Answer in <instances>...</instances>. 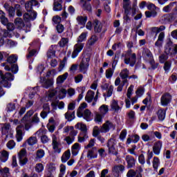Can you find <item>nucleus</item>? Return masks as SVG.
<instances>
[{
    "instance_id": "obj_1",
    "label": "nucleus",
    "mask_w": 177,
    "mask_h": 177,
    "mask_svg": "<svg viewBox=\"0 0 177 177\" xmlns=\"http://www.w3.org/2000/svg\"><path fill=\"white\" fill-rule=\"evenodd\" d=\"M113 128H114V124H113L110 121H106L102 125L100 129H99V127L97 126L94 127L93 130V136H94V138H97V136H99L100 132L102 133H106L109 132L110 129H112Z\"/></svg>"
},
{
    "instance_id": "obj_2",
    "label": "nucleus",
    "mask_w": 177,
    "mask_h": 177,
    "mask_svg": "<svg viewBox=\"0 0 177 177\" xmlns=\"http://www.w3.org/2000/svg\"><path fill=\"white\" fill-rule=\"evenodd\" d=\"M15 76L10 73H6L3 75L2 71H0V85L4 88H10L11 84L9 81H13Z\"/></svg>"
},
{
    "instance_id": "obj_3",
    "label": "nucleus",
    "mask_w": 177,
    "mask_h": 177,
    "mask_svg": "<svg viewBox=\"0 0 177 177\" xmlns=\"http://www.w3.org/2000/svg\"><path fill=\"white\" fill-rule=\"evenodd\" d=\"M122 57H124V64H129L131 67H133L136 64V54L132 53V50L131 49L123 53Z\"/></svg>"
},
{
    "instance_id": "obj_4",
    "label": "nucleus",
    "mask_w": 177,
    "mask_h": 177,
    "mask_svg": "<svg viewBox=\"0 0 177 177\" xmlns=\"http://www.w3.org/2000/svg\"><path fill=\"white\" fill-rule=\"evenodd\" d=\"M75 129H80L81 131V133H80L78 136V142L80 143H82V142H85L86 139H88V133H87V129L86 125L82 124V123H77L75 126Z\"/></svg>"
},
{
    "instance_id": "obj_5",
    "label": "nucleus",
    "mask_w": 177,
    "mask_h": 177,
    "mask_svg": "<svg viewBox=\"0 0 177 177\" xmlns=\"http://www.w3.org/2000/svg\"><path fill=\"white\" fill-rule=\"evenodd\" d=\"M10 122H12L13 125H17L16 127V138L17 142H21L23 140V131H24V124H23V123H20L17 119L11 120Z\"/></svg>"
},
{
    "instance_id": "obj_6",
    "label": "nucleus",
    "mask_w": 177,
    "mask_h": 177,
    "mask_svg": "<svg viewBox=\"0 0 177 177\" xmlns=\"http://www.w3.org/2000/svg\"><path fill=\"white\" fill-rule=\"evenodd\" d=\"M89 62H91V57L88 55H84L82 61L79 64V71L82 74H86L89 68Z\"/></svg>"
},
{
    "instance_id": "obj_7",
    "label": "nucleus",
    "mask_w": 177,
    "mask_h": 177,
    "mask_svg": "<svg viewBox=\"0 0 177 177\" xmlns=\"http://www.w3.org/2000/svg\"><path fill=\"white\" fill-rule=\"evenodd\" d=\"M115 145H117V141H115V140L113 138H111L108 140L106 147H108L109 154H111L112 156L118 155V150L115 149Z\"/></svg>"
},
{
    "instance_id": "obj_8",
    "label": "nucleus",
    "mask_w": 177,
    "mask_h": 177,
    "mask_svg": "<svg viewBox=\"0 0 177 177\" xmlns=\"http://www.w3.org/2000/svg\"><path fill=\"white\" fill-rule=\"evenodd\" d=\"M52 146L54 153H57V154H60V153H62V148H60V140L55 134L52 135Z\"/></svg>"
},
{
    "instance_id": "obj_9",
    "label": "nucleus",
    "mask_w": 177,
    "mask_h": 177,
    "mask_svg": "<svg viewBox=\"0 0 177 177\" xmlns=\"http://www.w3.org/2000/svg\"><path fill=\"white\" fill-rule=\"evenodd\" d=\"M18 158L19 161V165L23 167L28 162V158H27V150L26 149H22L18 153Z\"/></svg>"
},
{
    "instance_id": "obj_10",
    "label": "nucleus",
    "mask_w": 177,
    "mask_h": 177,
    "mask_svg": "<svg viewBox=\"0 0 177 177\" xmlns=\"http://www.w3.org/2000/svg\"><path fill=\"white\" fill-rule=\"evenodd\" d=\"M77 117L79 118H84L86 121H91L92 120V112L89 109H85L84 111H77Z\"/></svg>"
},
{
    "instance_id": "obj_11",
    "label": "nucleus",
    "mask_w": 177,
    "mask_h": 177,
    "mask_svg": "<svg viewBox=\"0 0 177 177\" xmlns=\"http://www.w3.org/2000/svg\"><path fill=\"white\" fill-rule=\"evenodd\" d=\"M84 46H85L84 43L77 42L76 44H75L73 46V51L71 55L72 59H75V57L78 56L80 52L82 51V49H84Z\"/></svg>"
},
{
    "instance_id": "obj_12",
    "label": "nucleus",
    "mask_w": 177,
    "mask_h": 177,
    "mask_svg": "<svg viewBox=\"0 0 177 177\" xmlns=\"http://www.w3.org/2000/svg\"><path fill=\"white\" fill-rule=\"evenodd\" d=\"M172 102V95L169 93H164L160 97V104L164 107L168 106Z\"/></svg>"
},
{
    "instance_id": "obj_13",
    "label": "nucleus",
    "mask_w": 177,
    "mask_h": 177,
    "mask_svg": "<svg viewBox=\"0 0 177 177\" xmlns=\"http://www.w3.org/2000/svg\"><path fill=\"white\" fill-rule=\"evenodd\" d=\"M161 149H162V142L160 140L153 144V151L156 156H160V153H161Z\"/></svg>"
},
{
    "instance_id": "obj_14",
    "label": "nucleus",
    "mask_w": 177,
    "mask_h": 177,
    "mask_svg": "<svg viewBox=\"0 0 177 177\" xmlns=\"http://www.w3.org/2000/svg\"><path fill=\"white\" fill-rule=\"evenodd\" d=\"M37 19V12L30 11L24 15V19L25 21H30V20H35Z\"/></svg>"
},
{
    "instance_id": "obj_15",
    "label": "nucleus",
    "mask_w": 177,
    "mask_h": 177,
    "mask_svg": "<svg viewBox=\"0 0 177 177\" xmlns=\"http://www.w3.org/2000/svg\"><path fill=\"white\" fill-rule=\"evenodd\" d=\"M2 135H6V138H12V130L10 129V124H6L3 125L2 127Z\"/></svg>"
},
{
    "instance_id": "obj_16",
    "label": "nucleus",
    "mask_w": 177,
    "mask_h": 177,
    "mask_svg": "<svg viewBox=\"0 0 177 177\" xmlns=\"http://www.w3.org/2000/svg\"><path fill=\"white\" fill-rule=\"evenodd\" d=\"M44 133H46V131L42 129H40L36 132V135L41 136V140L43 143H48V142H49V138H48L47 136L44 135Z\"/></svg>"
},
{
    "instance_id": "obj_17",
    "label": "nucleus",
    "mask_w": 177,
    "mask_h": 177,
    "mask_svg": "<svg viewBox=\"0 0 177 177\" xmlns=\"http://www.w3.org/2000/svg\"><path fill=\"white\" fill-rule=\"evenodd\" d=\"M93 26L94 27L95 32H102V30L103 29V24H102L100 21L97 19L94 20Z\"/></svg>"
},
{
    "instance_id": "obj_18",
    "label": "nucleus",
    "mask_w": 177,
    "mask_h": 177,
    "mask_svg": "<svg viewBox=\"0 0 177 177\" xmlns=\"http://www.w3.org/2000/svg\"><path fill=\"white\" fill-rule=\"evenodd\" d=\"M125 160L127 162L128 168H133L136 164V160L131 156L127 155L126 156Z\"/></svg>"
},
{
    "instance_id": "obj_19",
    "label": "nucleus",
    "mask_w": 177,
    "mask_h": 177,
    "mask_svg": "<svg viewBox=\"0 0 177 177\" xmlns=\"http://www.w3.org/2000/svg\"><path fill=\"white\" fill-rule=\"evenodd\" d=\"M96 151H97L96 147L88 149L87 152V158H90L91 160H92V158H97V153Z\"/></svg>"
},
{
    "instance_id": "obj_20",
    "label": "nucleus",
    "mask_w": 177,
    "mask_h": 177,
    "mask_svg": "<svg viewBox=\"0 0 177 177\" xmlns=\"http://www.w3.org/2000/svg\"><path fill=\"white\" fill-rule=\"evenodd\" d=\"M110 106L112 111H115V113H118L122 109L120 105H118V101L115 100H112Z\"/></svg>"
},
{
    "instance_id": "obj_21",
    "label": "nucleus",
    "mask_w": 177,
    "mask_h": 177,
    "mask_svg": "<svg viewBox=\"0 0 177 177\" xmlns=\"http://www.w3.org/2000/svg\"><path fill=\"white\" fill-rule=\"evenodd\" d=\"M2 66H5L4 70H6V71H10L11 70L12 73H13L14 74H17V71H19V66H17V64L11 65V68L8 65L5 66V64H2Z\"/></svg>"
},
{
    "instance_id": "obj_22",
    "label": "nucleus",
    "mask_w": 177,
    "mask_h": 177,
    "mask_svg": "<svg viewBox=\"0 0 177 177\" xmlns=\"http://www.w3.org/2000/svg\"><path fill=\"white\" fill-rule=\"evenodd\" d=\"M112 171L114 175L116 174L115 176H118V174H120V172H124V171H125V167L122 165H115L113 167Z\"/></svg>"
},
{
    "instance_id": "obj_23",
    "label": "nucleus",
    "mask_w": 177,
    "mask_h": 177,
    "mask_svg": "<svg viewBox=\"0 0 177 177\" xmlns=\"http://www.w3.org/2000/svg\"><path fill=\"white\" fill-rule=\"evenodd\" d=\"M85 100L88 103H92V101L95 100V93L91 90H88L85 96Z\"/></svg>"
},
{
    "instance_id": "obj_24",
    "label": "nucleus",
    "mask_w": 177,
    "mask_h": 177,
    "mask_svg": "<svg viewBox=\"0 0 177 177\" xmlns=\"http://www.w3.org/2000/svg\"><path fill=\"white\" fill-rule=\"evenodd\" d=\"M80 150H81V145H80V143H75L71 147L72 155L75 156H77Z\"/></svg>"
},
{
    "instance_id": "obj_25",
    "label": "nucleus",
    "mask_w": 177,
    "mask_h": 177,
    "mask_svg": "<svg viewBox=\"0 0 177 177\" xmlns=\"http://www.w3.org/2000/svg\"><path fill=\"white\" fill-rule=\"evenodd\" d=\"M68 77V73H65L64 74L58 76L56 80L57 85L63 84V82H64L67 80Z\"/></svg>"
},
{
    "instance_id": "obj_26",
    "label": "nucleus",
    "mask_w": 177,
    "mask_h": 177,
    "mask_svg": "<svg viewBox=\"0 0 177 177\" xmlns=\"http://www.w3.org/2000/svg\"><path fill=\"white\" fill-rule=\"evenodd\" d=\"M62 2V0H54L53 10H55V12H59L63 9Z\"/></svg>"
},
{
    "instance_id": "obj_27",
    "label": "nucleus",
    "mask_w": 177,
    "mask_h": 177,
    "mask_svg": "<svg viewBox=\"0 0 177 177\" xmlns=\"http://www.w3.org/2000/svg\"><path fill=\"white\" fill-rule=\"evenodd\" d=\"M131 0H123V9L125 15H129V8H131Z\"/></svg>"
},
{
    "instance_id": "obj_28",
    "label": "nucleus",
    "mask_w": 177,
    "mask_h": 177,
    "mask_svg": "<svg viewBox=\"0 0 177 177\" xmlns=\"http://www.w3.org/2000/svg\"><path fill=\"white\" fill-rule=\"evenodd\" d=\"M70 157H71V151L70 149H68L63 153L61 160L62 162H67L70 160Z\"/></svg>"
},
{
    "instance_id": "obj_29",
    "label": "nucleus",
    "mask_w": 177,
    "mask_h": 177,
    "mask_svg": "<svg viewBox=\"0 0 177 177\" xmlns=\"http://www.w3.org/2000/svg\"><path fill=\"white\" fill-rule=\"evenodd\" d=\"M9 158V152L6 151H2L0 153V160L2 162H6V160Z\"/></svg>"
},
{
    "instance_id": "obj_30",
    "label": "nucleus",
    "mask_w": 177,
    "mask_h": 177,
    "mask_svg": "<svg viewBox=\"0 0 177 177\" xmlns=\"http://www.w3.org/2000/svg\"><path fill=\"white\" fill-rule=\"evenodd\" d=\"M56 56V50L53 48V46H51L47 52V57L48 59H52L53 57H55Z\"/></svg>"
},
{
    "instance_id": "obj_31",
    "label": "nucleus",
    "mask_w": 177,
    "mask_h": 177,
    "mask_svg": "<svg viewBox=\"0 0 177 177\" xmlns=\"http://www.w3.org/2000/svg\"><path fill=\"white\" fill-rule=\"evenodd\" d=\"M99 111L100 114H102V115H105L109 113V106L106 104H102L100 108H99Z\"/></svg>"
},
{
    "instance_id": "obj_32",
    "label": "nucleus",
    "mask_w": 177,
    "mask_h": 177,
    "mask_svg": "<svg viewBox=\"0 0 177 177\" xmlns=\"http://www.w3.org/2000/svg\"><path fill=\"white\" fill-rule=\"evenodd\" d=\"M120 77L122 78V80H125V78L129 77V71L128 68H124L121 71L120 73Z\"/></svg>"
},
{
    "instance_id": "obj_33",
    "label": "nucleus",
    "mask_w": 177,
    "mask_h": 177,
    "mask_svg": "<svg viewBox=\"0 0 177 177\" xmlns=\"http://www.w3.org/2000/svg\"><path fill=\"white\" fill-rule=\"evenodd\" d=\"M165 110L162 109H159L157 113L158 120L164 121L165 120Z\"/></svg>"
},
{
    "instance_id": "obj_34",
    "label": "nucleus",
    "mask_w": 177,
    "mask_h": 177,
    "mask_svg": "<svg viewBox=\"0 0 177 177\" xmlns=\"http://www.w3.org/2000/svg\"><path fill=\"white\" fill-rule=\"evenodd\" d=\"M88 35V32H82L77 38V42L82 44L86 41V37Z\"/></svg>"
},
{
    "instance_id": "obj_35",
    "label": "nucleus",
    "mask_w": 177,
    "mask_h": 177,
    "mask_svg": "<svg viewBox=\"0 0 177 177\" xmlns=\"http://www.w3.org/2000/svg\"><path fill=\"white\" fill-rule=\"evenodd\" d=\"M44 157H45V151L44 149H38L36 152L35 160L38 161V160H41Z\"/></svg>"
},
{
    "instance_id": "obj_36",
    "label": "nucleus",
    "mask_w": 177,
    "mask_h": 177,
    "mask_svg": "<svg viewBox=\"0 0 177 177\" xmlns=\"http://www.w3.org/2000/svg\"><path fill=\"white\" fill-rule=\"evenodd\" d=\"M176 3H177L176 1L170 3L169 5L165 6L162 8V11L165 12V13H169V12H171V9H172V8H174V6L176 5Z\"/></svg>"
},
{
    "instance_id": "obj_37",
    "label": "nucleus",
    "mask_w": 177,
    "mask_h": 177,
    "mask_svg": "<svg viewBox=\"0 0 177 177\" xmlns=\"http://www.w3.org/2000/svg\"><path fill=\"white\" fill-rule=\"evenodd\" d=\"M152 165L153 168L155 171H157L158 169V167H160V158L158 157H153V161H152Z\"/></svg>"
},
{
    "instance_id": "obj_38",
    "label": "nucleus",
    "mask_w": 177,
    "mask_h": 177,
    "mask_svg": "<svg viewBox=\"0 0 177 177\" xmlns=\"http://www.w3.org/2000/svg\"><path fill=\"white\" fill-rule=\"evenodd\" d=\"M65 118L66 120H67L68 121H73V120H74V118H75V112H66L65 113Z\"/></svg>"
},
{
    "instance_id": "obj_39",
    "label": "nucleus",
    "mask_w": 177,
    "mask_h": 177,
    "mask_svg": "<svg viewBox=\"0 0 177 177\" xmlns=\"http://www.w3.org/2000/svg\"><path fill=\"white\" fill-rule=\"evenodd\" d=\"M142 56L145 57H149V59H153V54L151 53V51L149 50V48H144L142 50Z\"/></svg>"
},
{
    "instance_id": "obj_40",
    "label": "nucleus",
    "mask_w": 177,
    "mask_h": 177,
    "mask_svg": "<svg viewBox=\"0 0 177 177\" xmlns=\"http://www.w3.org/2000/svg\"><path fill=\"white\" fill-rule=\"evenodd\" d=\"M21 122H24V131H30V128L32 127V123L28 120L23 121L21 120Z\"/></svg>"
},
{
    "instance_id": "obj_41",
    "label": "nucleus",
    "mask_w": 177,
    "mask_h": 177,
    "mask_svg": "<svg viewBox=\"0 0 177 177\" xmlns=\"http://www.w3.org/2000/svg\"><path fill=\"white\" fill-rule=\"evenodd\" d=\"M87 20L88 18L86 17L79 16L77 17V21L79 24H81L82 26H85Z\"/></svg>"
},
{
    "instance_id": "obj_42",
    "label": "nucleus",
    "mask_w": 177,
    "mask_h": 177,
    "mask_svg": "<svg viewBox=\"0 0 177 177\" xmlns=\"http://www.w3.org/2000/svg\"><path fill=\"white\" fill-rule=\"evenodd\" d=\"M165 30V26H160V27H153L151 28L152 32H156V35L161 31H164Z\"/></svg>"
},
{
    "instance_id": "obj_43",
    "label": "nucleus",
    "mask_w": 177,
    "mask_h": 177,
    "mask_svg": "<svg viewBox=\"0 0 177 177\" xmlns=\"http://www.w3.org/2000/svg\"><path fill=\"white\" fill-rule=\"evenodd\" d=\"M44 169V165L42 163H37L35 166V170L37 172V174H41L43 172Z\"/></svg>"
},
{
    "instance_id": "obj_44",
    "label": "nucleus",
    "mask_w": 177,
    "mask_h": 177,
    "mask_svg": "<svg viewBox=\"0 0 177 177\" xmlns=\"http://www.w3.org/2000/svg\"><path fill=\"white\" fill-rule=\"evenodd\" d=\"M153 156H154V154L153 153V151H150V150H148L147 153L146 162L149 166L151 165V162L150 161V160H151V158H153Z\"/></svg>"
},
{
    "instance_id": "obj_45",
    "label": "nucleus",
    "mask_w": 177,
    "mask_h": 177,
    "mask_svg": "<svg viewBox=\"0 0 177 177\" xmlns=\"http://www.w3.org/2000/svg\"><path fill=\"white\" fill-rule=\"evenodd\" d=\"M67 95V90L64 88L59 89L58 92V97L59 99H64Z\"/></svg>"
},
{
    "instance_id": "obj_46",
    "label": "nucleus",
    "mask_w": 177,
    "mask_h": 177,
    "mask_svg": "<svg viewBox=\"0 0 177 177\" xmlns=\"http://www.w3.org/2000/svg\"><path fill=\"white\" fill-rule=\"evenodd\" d=\"M0 174L2 177H9L10 172H9V168L4 167L3 169H1Z\"/></svg>"
},
{
    "instance_id": "obj_47",
    "label": "nucleus",
    "mask_w": 177,
    "mask_h": 177,
    "mask_svg": "<svg viewBox=\"0 0 177 177\" xmlns=\"http://www.w3.org/2000/svg\"><path fill=\"white\" fill-rule=\"evenodd\" d=\"M58 44L61 48H64V46H67V45L68 44V38H62Z\"/></svg>"
},
{
    "instance_id": "obj_48",
    "label": "nucleus",
    "mask_w": 177,
    "mask_h": 177,
    "mask_svg": "<svg viewBox=\"0 0 177 177\" xmlns=\"http://www.w3.org/2000/svg\"><path fill=\"white\" fill-rule=\"evenodd\" d=\"M145 16L147 18L156 17L157 16V10L146 11Z\"/></svg>"
},
{
    "instance_id": "obj_49",
    "label": "nucleus",
    "mask_w": 177,
    "mask_h": 177,
    "mask_svg": "<svg viewBox=\"0 0 177 177\" xmlns=\"http://www.w3.org/2000/svg\"><path fill=\"white\" fill-rule=\"evenodd\" d=\"M48 175H53L55 172H56V167H55V165L50 164L48 165Z\"/></svg>"
},
{
    "instance_id": "obj_50",
    "label": "nucleus",
    "mask_w": 177,
    "mask_h": 177,
    "mask_svg": "<svg viewBox=\"0 0 177 177\" xmlns=\"http://www.w3.org/2000/svg\"><path fill=\"white\" fill-rule=\"evenodd\" d=\"M15 24L19 28H23V27H24V22H23V19L21 18H17L15 21Z\"/></svg>"
},
{
    "instance_id": "obj_51",
    "label": "nucleus",
    "mask_w": 177,
    "mask_h": 177,
    "mask_svg": "<svg viewBox=\"0 0 177 177\" xmlns=\"http://www.w3.org/2000/svg\"><path fill=\"white\" fill-rule=\"evenodd\" d=\"M114 74V70L109 68L105 72V76L107 80H111L113 75Z\"/></svg>"
},
{
    "instance_id": "obj_52",
    "label": "nucleus",
    "mask_w": 177,
    "mask_h": 177,
    "mask_svg": "<svg viewBox=\"0 0 177 177\" xmlns=\"http://www.w3.org/2000/svg\"><path fill=\"white\" fill-rule=\"evenodd\" d=\"M37 142L38 140H37V137H30L28 139L27 142L29 146H34V145H36Z\"/></svg>"
},
{
    "instance_id": "obj_53",
    "label": "nucleus",
    "mask_w": 177,
    "mask_h": 177,
    "mask_svg": "<svg viewBox=\"0 0 177 177\" xmlns=\"http://www.w3.org/2000/svg\"><path fill=\"white\" fill-rule=\"evenodd\" d=\"M57 94V89H51L49 91L48 99L49 100H53L55 96Z\"/></svg>"
},
{
    "instance_id": "obj_54",
    "label": "nucleus",
    "mask_w": 177,
    "mask_h": 177,
    "mask_svg": "<svg viewBox=\"0 0 177 177\" xmlns=\"http://www.w3.org/2000/svg\"><path fill=\"white\" fill-rule=\"evenodd\" d=\"M32 114H34L33 110L28 111L24 115V117L22 118V121H29L30 118L31 117V115H32Z\"/></svg>"
},
{
    "instance_id": "obj_55",
    "label": "nucleus",
    "mask_w": 177,
    "mask_h": 177,
    "mask_svg": "<svg viewBox=\"0 0 177 177\" xmlns=\"http://www.w3.org/2000/svg\"><path fill=\"white\" fill-rule=\"evenodd\" d=\"M8 63H10V64H13V63H16L17 62V55H10L7 59Z\"/></svg>"
},
{
    "instance_id": "obj_56",
    "label": "nucleus",
    "mask_w": 177,
    "mask_h": 177,
    "mask_svg": "<svg viewBox=\"0 0 177 177\" xmlns=\"http://www.w3.org/2000/svg\"><path fill=\"white\" fill-rule=\"evenodd\" d=\"M51 102L50 106L53 108V110H57V106L59 104V100L57 99L50 100Z\"/></svg>"
},
{
    "instance_id": "obj_57",
    "label": "nucleus",
    "mask_w": 177,
    "mask_h": 177,
    "mask_svg": "<svg viewBox=\"0 0 177 177\" xmlns=\"http://www.w3.org/2000/svg\"><path fill=\"white\" fill-rule=\"evenodd\" d=\"M147 8L148 10H160V8L156 6V5L152 3H148Z\"/></svg>"
},
{
    "instance_id": "obj_58",
    "label": "nucleus",
    "mask_w": 177,
    "mask_h": 177,
    "mask_svg": "<svg viewBox=\"0 0 177 177\" xmlns=\"http://www.w3.org/2000/svg\"><path fill=\"white\" fill-rule=\"evenodd\" d=\"M97 36H96L95 35H92L90 39L88 40V45L92 46V45H94V44L97 41Z\"/></svg>"
},
{
    "instance_id": "obj_59",
    "label": "nucleus",
    "mask_w": 177,
    "mask_h": 177,
    "mask_svg": "<svg viewBox=\"0 0 177 177\" xmlns=\"http://www.w3.org/2000/svg\"><path fill=\"white\" fill-rule=\"evenodd\" d=\"M52 85H53V80H47L44 82L43 86H44V88H46V89H48V88H50V86H52Z\"/></svg>"
},
{
    "instance_id": "obj_60",
    "label": "nucleus",
    "mask_w": 177,
    "mask_h": 177,
    "mask_svg": "<svg viewBox=\"0 0 177 177\" xmlns=\"http://www.w3.org/2000/svg\"><path fill=\"white\" fill-rule=\"evenodd\" d=\"M64 140L66 142L67 145H71L74 140H75V138L71 137L70 136H66Z\"/></svg>"
},
{
    "instance_id": "obj_61",
    "label": "nucleus",
    "mask_w": 177,
    "mask_h": 177,
    "mask_svg": "<svg viewBox=\"0 0 177 177\" xmlns=\"http://www.w3.org/2000/svg\"><path fill=\"white\" fill-rule=\"evenodd\" d=\"M168 60V55L167 54H162L159 57V62L160 63H165Z\"/></svg>"
},
{
    "instance_id": "obj_62",
    "label": "nucleus",
    "mask_w": 177,
    "mask_h": 177,
    "mask_svg": "<svg viewBox=\"0 0 177 177\" xmlns=\"http://www.w3.org/2000/svg\"><path fill=\"white\" fill-rule=\"evenodd\" d=\"M6 146L8 149H9L10 150H12V149H15V146H16V143L13 140H11L8 142Z\"/></svg>"
},
{
    "instance_id": "obj_63",
    "label": "nucleus",
    "mask_w": 177,
    "mask_h": 177,
    "mask_svg": "<svg viewBox=\"0 0 177 177\" xmlns=\"http://www.w3.org/2000/svg\"><path fill=\"white\" fill-rule=\"evenodd\" d=\"M84 80V75L82 74H79L75 77V84H80Z\"/></svg>"
},
{
    "instance_id": "obj_64",
    "label": "nucleus",
    "mask_w": 177,
    "mask_h": 177,
    "mask_svg": "<svg viewBox=\"0 0 177 177\" xmlns=\"http://www.w3.org/2000/svg\"><path fill=\"white\" fill-rule=\"evenodd\" d=\"M65 172H66V165H60V174H59V177L64 176Z\"/></svg>"
}]
</instances>
